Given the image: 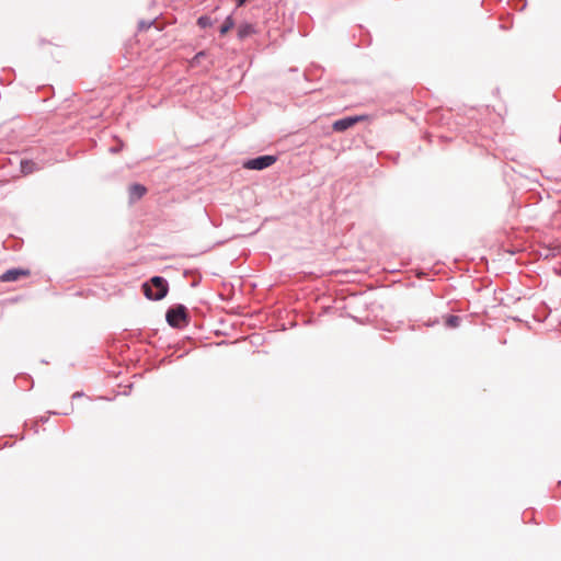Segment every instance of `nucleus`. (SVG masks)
Returning <instances> with one entry per match:
<instances>
[{
    "mask_svg": "<svg viewBox=\"0 0 561 561\" xmlns=\"http://www.w3.org/2000/svg\"><path fill=\"white\" fill-rule=\"evenodd\" d=\"M142 290L146 298L150 300H161L167 296L169 285L165 278L153 276L149 282L142 284Z\"/></svg>",
    "mask_w": 561,
    "mask_h": 561,
    "instance_id": "nucleus-1",
    "label": "nucleus"
},
{
    "mask_svg": "<svg viewBox=\"0 0 561 561\" xmlns=\"http://www.w3.org/2000/svg\"><path fill=\"white\" fill-rule=\"evenodd\" d=\"M167 322L172 328H183L187 324V310L183 305H175L168 309Z\"/></svg>",
    "mask_w": 561,
    "mask_h": 561,
    "instance_id": "nucleus-2",
    "label": "nucleus"
},
{
    "mask_svg": "<svg viewBox=\"0 0 561 561\" xmlns=\"http://www.w3.org/2000/svg\"><path fill=\"white\" fill-rule=\"evenodd\" d=\"M277 160L276 156L266 154L260 156L253 159H249L243 163V168L248 170H264L272 164H274Z\"/></svg>",
    "mask_w": 561,
    "mask_h": 561,
    "instance_id": "nucleus-3",
    "label": "nucleus"
},
{
    "mask_svg": "<svg viewBox=\"0 0 561 561\" xmlns=\"http://www.w3.org/2000/svg\"><path fill=\"white\" fill-rule=\"evenodd\" d=\"M30 275V271L25 268H10L0 275V280L2 283L16 282L21 277H26Z\"/></svg>",
    "mask_w": 561,
    "mask_h": 561,
    "instance_id": "nucleus-4",
    "label": "nucleus"
},
{
    "mask_svg": "<svg viewBox=\"0 0 561 561\" xmlns=\"http://www.w3.org/2000/svg\"><path fill=\"white\" fill-rule=\"evenodd\" d=\"M359 121H360V117H358V116H355V117H352V116L344 117V118H341V119H337L336 122H334L333 129L335 131H344V130L348 129L350 127H352L355 123H357Z\"/></svg>",
    "mask_w": 561,
    "mask_h": 561,
    "instance_id": "nucleus-5",
    "label": "nucleus"
},
{
    "mask_svg": "<svg viewBox=\"0 0 561 561\" xmlns=\"http://www.w3.org/2000/svg\"><path fill=\"white\" fill-rule=\"evenodd\" d=\"M442 322L445 329H457L462 322V318L455 314H447L442 317Z\"/></svg>",
    "mask_w": 561,
    "mask_h": 561,
    "instance_id": "nucleus-6",
    "label": "nucleus"
},
{
    "mask_svg": "<svg viewBox=\"0 0 561 561\" xmlns=\"http://www.w3.org/2000/svg\"><path fill=\"white\" fill-rule=\"evenodd\" d=\"M147 192V188L138 183L129 186V197L131 201L140 199Z\"/></svg>",
    "mask_w": 561,
    "mask_h": 561,
    "instance_id": "nucleus-7",
    "label": "nucleus"
},
{
    "mask_svg": "<svg viewBox=\"0 0 561 561\" xmlns=\"http://www.w3.org/2000/svg\"><path fill=\"white\" fill-rule=\"evenodd\" d=\"M255 33V27L251 23H242L238 26V37L244 39Z\"/></svg>",
    "mask_w": 561,
    "mask_h": 561,
    "instance_id": "nucleus-8",
    "label": "nucleus"
},
{
    "mask_svg": "<svg viewBox=\"0 0 561 561\" xmlns=\"http://www.w3.org/2000/svg\"><path fill=\"white\" fill-rule=\"evenodd\" d=\"M234 25V21L231 15L227 16L221 26L219 27V33L225 35L229 30H231Z\"/></svg>",
    "mask_w": 561,
    "mask_h": 561,
    "instance_id": "nucleus-9",
    "label": "nucleus"
},
{
    "mask_svg": "<svg viewBox=\"0 0 561 561\" xmlns=\"http://www.w3.org/2000/svg\"><path fill=\"white\" fill-rule=\"evenodd\" d=\"M21 170L24 174L33 173L36 170L35 163L33 161L23 160L21 162Z\"/></svg>",
    "mask_w": 561,
    "mask_h": 561,
    "instance_id": "nucleus-10",
    "label": "nucleus"
},
{
    "mask_svg": "<svg viewBox=\"0 0 561 561\" xmlns=\"http://www.w3.org/2000/svg\"><path fill=\"white\" fill-rule=\"evenodd\" d=\"M197 24L202 27V28H205L207 26L210 25V18L208 15H202L198 18L197 20Z\"/></svg>",
    "mask_w": 561,
    "mask_h": 561,
    "instance_id": "nucleus-11",
    "label": "nucleus"
},
{
    "mask_svg": "<svg viewBox=\"0 0 561 561\" xmlns=\"http://www.w3.org/2000/svg\"><path fill=\"white\" fill-rule=\"evenodd\" d=\"M152 24H153V22H145V21H140V22H139V25H138V28H139L140 31H142V30L149 28Z\"/></svg>",
    "mask_w": 561,
    "mask_h": 561,
    "instance_id": "nucleus-12",
    "label": "nucleus"
},
{
    "mask_svg": "<svg viewBox=\"0 0 561 561\" xmlns=\"http://www.w3.org/2000/svg\"><path fill=\"white\" fill-rule=\"evenodd\" d=\"M245 343V341H238V340H234L232 342V344L239 348H244L243 344Z\"/></svg>",
    "mask_w": 561,
    "mask_h": 561,
    "instance_id": "nucleus-13",
    "label": "nucleus"
},
{
    "mask_svg": "<svg viewBox=\"0 0 561 561\" xmlns=\"http://www.w3.org/2000/svg\"><path fill=\"white\" fill-rule=\"evenodd\" d=\"M439 322H440V321H439V319H437V318H436L435 320H433V321H428V322H425L424 324H425L426 327H433V325H435V324H438Z\"/></svg>",
    "mask_w": 561,
    "mask_h": 561,
    "instance_id": "nucleus-14",
    "label": "nucleus"
},
{
    "mask_svg": "<svg viewBox=\"0 0 561 561\" xmlns=\"http://www.w3.org/2000/svg\"><path fill=\"white\" fill-rule=\"evenodd\" d=\"M222 344H225V341H224V340H222V341H219V342H217V341H213V345L220 346V345H222Z\"/></svg>",
    "mask_w": 561,
    "mask_h": 561,
    "instance_id": "nucleus-15",
    "label": "nucleus"
},
{
    "mask_svg": "<svg viewBox=\"0 0 561 561\" xmlns=\"http://www.w3.org/2000/svg\"><path fill=\"white\" fill-rule=\"evenodd\" d=\"M119 150H121V148H118V147H112L110 149L111 152H118Z\"/></svg>",
    "mask_w": 561,
    "mask_h": 561,
    "instance_id": "nucleus-16",
    "label": "nucleus"
},
{
    "mask_svg": "<svg viewBox=\"0 0 561 561\" xmlns=\"http://www.w3.org/2000/svg\"><path fill=\"white\" fill-rule=\"evenodd\" d=\"M201 56H204V51H199V53L194 57V59H198Z\"/></svg>",
    "mask_w": 561,
    "mask_h": 561,
    "instance_id": "nucleus-17",
    "label": "nucleus"
},
{
    "mask_svg": "<svg viewBox=\"0 0 561 561\" xmlns=\"http://www.w3.org/2000/svg\"><path fill=\"white\" fill-rule=\"evenodd\" d=\"M218 296H219V298H220L221 300H225V299H226V297H225V295H224L222 293H219V294H218Z\"/></svg>",
    "mask_w": 561,
    "mask_h": 561,
    "instance_id": "nucleus-18",
    "label": "nucleus"
},
{
    "mask_svg": "<svg viewBox=\"0 0 561 561\" xmlns=\"http://www.w3.org/2000/svg\"><path fill=\"white\" fill-rule=\"evenodd\" d=\"M214 334H215L216 336H218V335H219V332L216 330V331H214Z\"/></svg>",
    "mask_w": 561,
    "mask_h": 561,
    "instance_id": "nucleus-19",
    "label": "nucleus"
}]
</instances>
